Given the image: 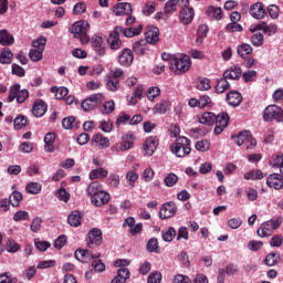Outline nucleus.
<instances>
[{
  "instance_id": "nucleus-1",
  "label": "nucleus",
  "mask_w": 283,
  "mask_h": 283,
  "mask_svg": "<svg viewBox=\"0 0 283 283\" xmlns=\"http://www.w3.org/2000/svg\"><path fill=\"white\" fill-rule=\"evenodd\" d=\"M86 193L94 207H103L112 199L109 193L103 190V185L98 181L91 182L86 188Z\"/></svg>"
},
{
  "instance_id": "nucleus-2",
  "label": "nucleus",
  "mask_w": 283,
  "mask_h": 283,
  "mask_svg": "<svg viewBox=\"0 0 283 283\" xmlns=\"http://www.w3.org/2000/svg\"><path fill=\"white\" fill-rule=\"evenodd\" d=\"M170 70L177 76L186 74L191 70V57L189 55H176L170 63Z\"/></svg>"
},
{
  "instance_id": "nucleus-3",
  "label": "nucleus",
  "mask_w": 283,
  "mask_h": 283,
  "mask_svg": "<svg viewBox=\"0 0 283 283\" xmlns=\"http://www.w3.org/2000/svg\"><path fill=\"white\" fill-rule=\"evenodd\" d=\"M170 150L177 158H185L191 154V140L187 137H179L171 145Z\"/></svg>"
},
{
  "instance_id": "nucleus-4",
  "label": "nucleus",
  "mask_w": 283,
  "mask_h": 283,
  "mask_svg": "<svg viewBox=\"0 0 283 283\" xmlns=\"http://www.w3.org/2000/svg\"><path fill=\"white\" fill-rule=\"evenodd\" d=\"M87 32H90V23L87 21H77L71 27V34L83 44L90 43Z\"/></svg>"
},
{
  "instance_id": "nucleus-5",
  "label": "nucleus",
  "mask_w": 283,
  "mask_h": 283,
  "mask_svg": "<svg viewBox=\"0 0 283 283\" xmlns=\"http://www.w3.org/2000/svg\"><path fill=\"white\" fill-rule=\"evenodd\" d=\"M282 222H283L282 217H277L269 221H265L256 230V234L259 235V238H269L273 235V231H275V229H280V227L282 226Z\"/></svg>"
},
{
  "instance_id": "nucleus-6",
  "label": "nucleus",
  "mask_w": 283,
  "mask_h": 283,
  "mask_svg": "<svg viewBox=\"0 0 283 283\" xmlns=\"http://www.w3.org/2000/svg\"><path fill=\"white\" fill-rule=\"evenodd\" d=\"M232 140H234L239 147H242L243 145L245 149H254L255 145H258V142L253 138V135H251V132L249 130H244L237 136H232Z\"/></svg>"
},
{
  "instance_id": "nucleus-7",
  "label": "nucleus",
  "mask_w": 283,
  "mask_h": 283,
  "mask_svg": "<svg viewBox=\"0 0 283 283\" xmlns=\"http://www.w3.org/2000/svg\"><path fill=\"white\" fill-rule=\"evenodd\" d=\"M30 96V92L28 90H21V84H14L10 87L8 103H12V101L17 99V103H23L28 101Z\"/></svg>"
},
{
  "instance_id": "nucleus-8",
  "label": "nucleus",
  "mask_w": 283,
  "mask_h": 283,
  "mask_svg": "<svg viewBox=\"0 0 283 283\" xmlns=\"http://www.w3.org/2000/svg\"><path fill=\"white\" fill-rule=\"evenodd\" d=\"M263 119L269 123L276 120V123L283 122V109L277 105H269L263 112Z\"/></svg>"
},
{
  "instance_id": "nucleus-9",
  "label": "nucleus",
  "mask_w": 283,
  "mask_h": 283,
  "mask_svg": "<svg viewBox=\"0 0 283 283\" xmlns=\"http://www.w3.org/2000/svg\"><path fill=\"white\" fill-rule=\"evenodd\" d=\"M103 101V94L96 93L84 99L81 104V107L84 112H92V109H96V107H98Z\"/></svg>"
},
{
  "instance_id": "nucleus-10",
  "label": "nucleus",
  "mask_w": 283,
  "mask_h": 283,
  "mask_svg": "<svg viewBox=\"0 0 283 283\" xmlns=\"http://www.w3.org/2000/svg\"><path fill=\"white\" fill-rule=\"evenodd\" d=\"M103 244V231L98 228H93L87 233L86 245L88 249H94V247H99Z\"/></svg>"
},
{
  "instance_id": "nucleus-11",
  "label": "nucleus",
  "mask_w": 283,
  "mask_h": 283,
  "mask_svg": "<svg viewBox=\"0 0 283 283\" xmlns=\"http://www.w3.org/2000/svg\"><path fill=\"white\" fill-rule=\"evenodd\" d=\"M135 137L132 133L123 135L122 143H117L112 147V151H127L134 147Z\"/></svg>"
},
{
  "instance_id": "nucleus-12",
  "label": "nucleus",
  "mask_w": 283,
  "mask_h": 283,
  "mask_svg": "<svg viewBox=\"0 0 283 283\" xmlns=\"http://www.w3.org/2000/svg\"><path fill=\"white\" fill-rule=\"evenodd\" d=\"M123 31V27H115L113 32H111L108 36V44L111 50H120L123 48V41L120 40V32Z\"/></svg>"
},
{
  "instance_id": "nucleus-13",
  "label": "nucleus",
  "mask_w": 283,
  "mask_h": 283,
  "mask_svg": "<svg viewBox=\"0 0 283 283\" xmlns=\"http://www.w3.org/2000/svg\"><path fill=\"white\" fill-rule=\"evenodd\" d=\"M178 211V207L176 206V202L169 201L161 206L159 210V218L161 220H167L169 218H174Z\"/></svg>"
},
{
  "instance_id": "nucleus-14",
  "label": "nucleus",
  "mask_w": 283,
  "mask_h": 283,
  "mask_svg": "<svg viewBox=\"0 0 283 283\" xmlns=\"http://www.w3.org/2000/svg\"><path fill=\"white\" fill-rule=\"evenodd\" d=\"M214 123H216L214 134L217 136H220V134H222V132H224V129H227V127L229 125V114L221 113V114L217 115Z\"/></svg>"
},
{
  "instance_id": "nucleus-15",
  "label": "nucleus",
  "mask_w": 283,
  "mask_h": 283,
  "mask_svg": "<svg viewBox=\"0 0 283 283\" xmlns=\"http://www.w3.org/2000/svg\"><path fill=\"white\" fill-rule=\"evenodd\" d=\"M74 258L78 260V262H92V260H96V258H101V253L94 254L90 250L77 249L74 253Z\"/></svg>"
},
{
  "instance_id": "nucleus-16",
  "label": "nucleus",
  "mask_w": 283,
  "mask_h": 283,
  "mask_svg": "<svg viewBox=\"0 0 283 283\" xmlns=\"http://www.w3.org/2000/svg\"><path fill=\"white\" fill-rule=\"evenodd\" d=\"M91 45L97 56H105V43L103 36L94 34L91 39Z\"/></svg>"
},
{
  "instance_id": "nucleus-17",
  "label": "nucleus",
  "mask_w": 283,
  "mask_h": 283,
  "mask_svg": "<svg viewBox=\"0 0 283 283\" xmlns=\"http://www.w3.org/2000/svg\"><path fill=\"white\" fill-rule=\"evenodd\" d=\"M145 36L146 39H144V41H147L148 44L150 43V45H154L159 41L160 31L158 28L149 25L146 29Z\"/></svg>"
},
{
  "instance_id": "nucleus-18",
  "label": "nucleus",
  "mask_w": 283,
  "mask_h": 283,
  "mask_svg": "<svg viewBox=\"0 0 283 283\" xmlns=\"http://www.w3.org/2000/svg\"><path fill=\"white\" fill-rule=\"evenodd\" d=\"M193 17H196V12L191 7L184 8L179 12V21L182 25H189L193 21Z\"/></svg>"
},
{
  "instance_id": "nucleus-19",
  "label": "nucleus",
  "mask_w": 283,
  "mask_h": 283,
  "mask_svg": "<svg viewBox=\"0 0 283 283\" xmlns=\"http://www.w3.org/2000/svg\"><path fill=\"white\" fill-rule=\"evenodd\" d=\"M159 139L156 136H150L146 138L144 144V151L146 156H154V151L158 149Z\"/></svg>"
},
{
  "instance_id": "nucleus-20",
  "label": "nucleus",
  "mask_w": 283,
  "mask_h": 283,
  "mask_svg": "<svg viewBox=\"0 0 283 283\" xmlns=\"http://www.w3.org/2000/svg\"><path fill=\"white\" fill-rule=\"evenodd\" d=\"M250 14L253 19H264V17H266V9H264V4L262 2H255L250 7Z\"/></svg>"
},
{
  "instance_id": "nucleus-21",
  "label": "nucleus",
  "mask_w": 283,
  "mask_h": 283,
  "mask_svg": "<svg viewBox=\"0 0 283 283\" xmlns=\"http://www.w3.org/2000/svg\"><path fill=\"white\" fill-rule=\"evenodd\" d=\"M118 63L124 67H129V65L134 63V53L132 52V50L124 49L118 56Z\"/></svg>"
},
{
  "instance_id": "nucleus-22",
  "label": "nucleus",
  "mask_w": 283,
  "mask_h": 283,
  "mask_svg": "<svg viewBox=\"0 0 283 283\" xmlns=\"http://www.w3.org/2000/svg\"><path fill=\"white\" fill-rule=\"evenodd\" d=\"M266 185L271 189H282L283 188V176L281 174H272L266 179Z\"/></svg>"
},
{
  "instance_id": "nucleus-23",
  "label": "nucleus",
  "mask_w": 283,
  "mask_h": 283,
  "mask_svg": "<svg viewBox=\"0 0 283 283\" xmlns=\"http://www.w3.org/2000/svg\"><path fill=\"white\" fill-rule=\"evenodd\" d=\"M148 50H149V44L145 39L133 43V52H135V54H137L138 56H144V54H147Z\"/></svg>"
},
{
  "instance_id": "nucleus-24",
  "label": "nucleus",
  "mask_w": 283,
  "mask_h": 283,
  "mask_svg": "<svg viewBox=\"0 0 283 283\" xmlns=\"http://www.w3.org/2000/svg\"><path fill=\"white\" fill-rule=\"evenodd\" d=\"M113 12L116 14V17L129 15L133 12L132 3L122 2L114 7Z\"/></svg>"
},
{
  "instance_id": "nucleus-25",
  "label": "nucleus",
  "mask_w": 283,
  "mask_h": 283,
  "mask_svg": "<svg viewBox=\"0 0 283 283\" xmlns=\"http://www.w3.org/2000/svg\"><path fill=\"white\" fill-rule=\"evenodd\" d=\"M223 76L228 81H238L242 76V69L240 66H232L224 71Z\"/></svg>"
},
{
  "instance_id": "nucleus-26",
  "label": "nucleus",
  "mask_w": 283,
  "mask_h": 283,
  "mask_svg": "<svg viewBox=\"0 0 283 283\" xmlns=\"http://www.w3.org/2000/svg\"><path fill=\"white\" fill-rule=\"evenodd\" d=\"M45 112H48V105L45 104V102L40 99L34 103L32 107L33 116H35L36 118H41V116L45 115Z\"/></svg>"
},
{
  "instance_id": "nucleus-27",
  "label": "nucleus",
  "mask_w": 283,
  "mask_h": 283,
  "mask_svg": "<svg viewBox=\"0 0 283 283\" xmlns=\"http://www.w3.org/2000/svg\"><path fill=\"white\" fill-rule=\"evenodd\" d=\"M56 140V134L54 133H48L44 136V150L48 154H52V151H54V143Z\"/></svg>"
},
{
  "instance_id": "nucleus-28",
  "label": "nucleus",
  "mask_w": 283,
  "mask_h": 283,
  "mask_svg": "<svg viewBox=\"0 0 283 283\" xmlns=\"http://www.w3.org/2000/svg\"><path fill=\"white\" fill-rule=\"evenodd\" d=\"M227 102L232 107H238L240 103H242V94L238 91H231L229 94H227Z\"/></svg>"
},
{
  "instance_id": "nucleus-29",
  "label": "nucleus",
  "mask_w": 283,
  "mask_h": 283,
  "mask_svg": "<svg viewBox=\"0 0 283 283\" xmlns=\"http://www.w3.org/2000/svg\"><path fill=\"white\" fill-rule=\"evenodd\" d=\"M129 280V269L122 268L117 271V275L111 281V283H126Z\"/></svg>"
},
{
  "instance_id": "nucleus-30",
  "label": "nucleus",
  "mask_w": 283,
  "mask_h": 283,
  "mask_svg": "<svg viewBox=\"0 0 283 283\" xmlns=\"http://www.w3.org/2000/svg\"><path fill=\"white\" fill-rule=\"evenodd\" d=\"M270 165L276 169H280V172L283 174V154L276 153L272 155Z\"/></svg>"
},
{
  "instance_id": "nucleus-31",
  "label": "nucleus",
  "mask_w": 283,
  "mask_h": 283,
  "mask_svg": "<svg viewBox=\"0 0 283 283\" xmlns=\"http://www.w3.org/2000/svg\"><path fill=\"white\" fill-rule=\"evenodd\" d=\"M229 87H231V84H229V80L223 75L217 81L216 92L217 94H224Z\"/></svg>"
},
{
  "instance_id": "nucleus-32",
  "label": "nucleus",
  "mask_w": 283,
  "mask_h": 283,
  "mask_svg": "<svg viewBox=\"0 0 283 283\" xmlns=\"http://www.w3.org/2000/svg\"><path fill=\"white\" fill-rule=\"evenodd\" d=\"M14 44V36L8 33V30H0V45H12Z\"/></svg>"
},
{
  "instance_id": "nucleus-33",
  "label": "nucleus",
  "mask_w": 283,
  "mask_h": 283,
  "mask_svg": "<svg viewBox=\"0 0 283 283\" xmlns=\"http://www.w3.org/2000/svg\"><path fill=\"white\" fill-rule=\"evenodd\" d=\"M82 219L83 218L81 217V212L78 210H75L69 214L67 222L70 227H81Z\"/></svg>"
},
{
  "instance_id": "nucleus-34",
  "label": "nucleus",
  "mask_w": 283,
  "mask_h": 283,
  "mask_svg": "<svg viewBox=\"0 0 283 283\" xmlns=\"http://www.w3.org/2000/svg\"><path fill=\"white\" fill-rule=\"evenodd\" d=\"M107 170L105 168H96L91 170L88 178L90 180L107 178Z\"/></svg>"
},
{
  "instance_id": "nucleus-35",
  "label": "nucleus",
  "mask_w": 283,
  "mask_h": 283,
  "mask_svg": "<svg viewBox=\"0 0 283 283\" xmlns=\"http://www.w3.org/2000/svg\"><path fill=\"white\" fill-rule=\"evenodd\" d=\"M4 249L7 253H18V251H21V245L14 239H8Z\"/></svg>"
},
{
  "instance_id": "nucleus-36",
  "label": "nucleus",
  "mask_w": 283,
  "mask_h": 283,
  "mask_svg": "<svg viewBox=\"0 0 283 283\" xmlns=\"http://www.w3.org/2000/svg\"><path fill=\"white\" fill-rule=\"evenodd\" d=\"M51 93L55 94V98L57 101H63V97L70 94V90H67V87L65 86H61V87L53 86L51 87Z\"/></svg>"
},
{
  "instance_id": "nucleus-37",
  "label": "nucleus",
  "mask_w": 283,
  "mask_h": 283,
  "mask_svg": "<svg viewBox=\"0 0 283 283\" xmlns=\"http://www.w3.org/2000/svg\"><path fill=\"white\" fill-rule=\"evenodd\" d=\"M93 143L99 145L101 149H107V147H109V138L103 136V134H96L93 137Z\"/></svg>"
},
{
  "instance_id": "nucleus-38",
  "label": "nucleus",
  "mask_w": 283,
  "mask_h": 283,
  "mask_svg": "<svg viewBox=\"0 0 283 283\" xmlns=\"http://www.w3.org/2000/svg\"><path fill=\"white\" fill-rule=\"evenodd\" d=\"M207 14L208 17H210V19H216L217 21H220V19H222V8L208 7Z\"/></svg>"
},
{
  "instance_id": "nucleus-39",
  "label": "nucleus",
  "mask_w": 283,
  "mask_h": 283,
  "mask_svg": "<svg viewBox=\"0 0 283 283\" xmlns=\"http://www.w3.org/2000/svg\"><path fill=\"white\" fill-rule=\"evenodd\" d=\"M12 51L10 49H3L0 53V63L2 65H10L12 63Z\"/></svg>"
},
{
  "instance_id": "nucleus-40",
  "label": "nucleus",
  "mask_w": 283,
  "mask_h": 283,
  "mask_svg": "<svg viewBox=\"0 0 283 283\" xmlns=\"http://www.w3.org/2000/svg\"><path fill=\"white\" fill-rule=\"evenodd\" d=\"M146 249L148 253H160V245H158V239L157 238L149 239L146 244Z\"/></svg>"
},
{
  "instance_id": "nucleus-41",
  "label": "nucleus",
  "mask_w": 283,
  "mask_h": 283,
  "mask_svg": "<svg viewBox=\"0 0 283 283\" xmlns=\"http://www.w3.org/2000/svg\"><path fill=\"white\" fill-rule=\"evenodd\" d=\"M199 123H201V125H213V123H216V114L203 113L199 116Z\"/></svg>"
},
{
  "instance_id": "nucleus-42",
  "label": "nucleus",
  "mask_w": 283,
  "mask_h": 283,
  "mask_svg": "<svg viewBox=\"0 0 283 283\" xmlns=\"http://www.w3.org/2000/svg\"><path fill=\"white\" fill-rule=\"evenodd\" d=\"M254 30H262L263 32H269L270 34H275L277 31V25L275 24H266V22H261L256 24Z\"/></svg>"
},
{
  "instance_id": "nucleus-43",
  "label": "nucleus",
  "mask_w": 283,
  "mask_h": 283,
  "mask_svg": "<svg viewBox=\"0 0 283 283\" xmlns=\"http://www.w3.org/2000/svg\"><path fill=\"white\" fill-rule=\"evenodd\" d=\"M41 189H43V186L39 182H29L25 187V190L28 193H31V196H36L38 193H41Z\"/></svg>"
},
{
  "instance_id": "nucleus-44",
  "label": "nucleus",
  "mask_w": 283,
  "mask_h": 283,
  "mask_svg": "<svg viewBox=\"0 0 283 283\" xmlns=\"http://www.w3.org/2000/svg\"><path fill=\"white\" fill-rule=\"evenodd\" d=\"M178 10L177 0H168L164 7L165 14H174Z\"/></svg>"
},
{
  "instance_id": "nucleus-45",
  "label": "nucleus",
  "mask_w": 283,
  "mask_h": 283,
  "mask_svg": "<svg viewBox=\"0 0 283 283\" xmlns=\"http://www.w3.org/2000/svg\"><path fill=\"white\" fill-rule=\"evenodd\" d=\"M23 200V195L19 191H13L9 197V202L12 207H19Z\"/></svg>"
},
{
  "instance_id": "nucleus-46",
  "label": "nucleus",
  "mask_w": 283,
  "mask_h": 283,
  "mask_svg": "<svg viewBox=\"0 0 283 283\" xmlns=\"http://www.w3.org/2000/svg\"><path fill=\"white\" fill-rule=\"evenodd\" d=\"M244 180H262L264 178V174L262 170H251L250 172L244 174Z\"/></svg>"
},
{
  "instance_id": "nucleus-47",
  "label": "nucleus",
  "mask_w": 283,
  "mask_h": 283,
  "mask_svg": "<svg viewBox=\"0 0 283 283\" xmlns=\"http://www.w3.org/2000/svg\"><path fill=\"white\" fill-rule=\"evenodd\" d=\"M120 87V81L117 78L108 77L106 82V88L109 90V92H118Z\"/></svg>"
},
{
  "instance_id": "nucleus-48",
  "label": "nucleus",
  "mask_w": 283,
  "mask_h": 283,
  "mask_svg": "<svg viewBox=\"0 0 283 283\" xmlns=\"http://www.w3.org/2000/svg\"><path fill=\"white\" fill-rule=\"evenodd\" d=\"M237 52H238L239 56L244 59V56H247V55L251 54V52H253V48H251L250 44L243 43L237 48Z\"/></svg>"
},
{
  "instance_id": "nucleus-49",
  "label": "nucleus",
  "mask_w": 283,
  "mask_h": 283,
  "mask_svg": "<svg viewBox=\"0 0 283 283\" xmlns=\"http://www.w3.org/2000/svg\"><path fill=\"white\" fill-rule=\"evenodd\" d=\"M154 12H156V2H153V1L146 2L143 8V14L145 17H151Z\"/></svg>"
},
{
  "instance_id": "nucleus-50",
  "label": "nucleus",
  "mask_w": 283,
  "mask_h": 283,
  "mask_svg": "<svg viewBox=\"0 0 283 283\" xmlns=\"http://www.w3.org/2000/svg\"><path fill=\"white\" fill-rule=\"evenodd\" d=\"M13 125L15 129H23V127L28 125V117L23 115H18L13 120Z\"/></svg>"
},
{
  "instance_id": "nucleus-51",
  "label": "nucleus",
  "mask_w": 283,
  "mask_h": 283,
  "mask_svg": "<svg viewBox=\"0 0 283 283\" xmlns=\"http://www.w3.org/2000/svg\"><path fill=\"white\" fill-rule=\"evenodd\" d=\"M280 262V254L277 253H270L265 258L266 266H275Z\"/></svg>"
},
{
  "instance_id": "nucleus-52",
  "label": "nucleus",
  "mask_w": 283,
  "mask_h": 283,
  "mask_svg": "<svg viewBox=\"0 0 283 283\" xmlns=\"http://www.w3.org/2000/svg\"><path fill=\"white\" fill-rule=\"evenodd\" d=\"M29 59L33 61V63H36L43 59V51H40L39 49H31L29 52Z\"/></svg>"
},
{
  "instance_id": "nucleus-53",
  "label": "nucleus",
  "mask_w": 283,
  "mask_h": 283,
  "mask_svg": "<svg viewBox=\"0 0 283 283\" xmlns=\"http://www.w3.org/2000/svg\"><path fill=\"white\" fill-rule=\"evenodd\" d=\"M99 129L105 134H109L114 129V123L111 119L99 122Z\"/></svg>"
},
{
  "instance_id": "nucleus-54",
  "label": "nucleus",
  "mask_w": 283,
  "mask_h": 283,
  "mask_svg": "<svg viewBox=\"0 0 283 283\" xmlns=\"http://www.w3.org/2000/svg\"><path fill=\"white\" fill-rule=\"evenodd\" d=\"M177 182L178 177L174 172L168 174L164 179V185H166V187H174Z\"/></svg>"
},
{
  "instance_id": "nucleus-55",
  "label": "nucleus",
  "mask_w": 283,
  "mask_h": 283,
  "mask_svg": "<svg viewBox=\"0 0 283 283\" xmlns=\"http://www.w3.org/2000/svg\"><path fill=\"white\" fill-rule=\"evenodd\" d=\"M46 43H48V40L44 36H41L38 40H34L32 42V45H33L34 50H40L41 52H43V50H45Z\"/></svg>"
},
{
  "instance_id": "nucleus-56",
  "label": "nucleus",
  "mask_w": 283,
  "mask_h": 283,
  "mask_svg": "<svg viewBox=\"0 0 283 283\" xmlns=\"http://www.w3.org/2000/svg\"><path fill=\"white\" fill-rule=\"evenodd\" d=\"M92 269L95 271V273H103L105 271V263H103L102 260H99L98 258H96L93 262H92Z\"/></svg>"
},
{
  "instance_id": "nucleus-57",
  "label": "nucleus",
  "mask_w": 283,
  "mask_h": 283,
  "mask_svg": "<svg viewBox=\"0 0 283 283\" xmlns=\"http://www.w3.org/2000/svg\"><path fill=\"white\" fill-rule=\"evenodd\" d=\"M209 78H201L197 82V90H200V92H207V90H211Z\"/></svg>"
},
{
  "instance_id": "nucleus-58",
  "label": "nucleus",
  "mask_w": 283,
  "mask_h": 283,
  "mask_svg": "<svg viewBox=\"0 0 283 283\" xmlns=\"http://www.w3.org/2000/svg\"><path fill=\"white\" fill-rule=\"evenodd\" d=\"M195 147L197 151L205 153V151H209V147H211V144L209 143V140L203 139V140L197 142Z\"/></svg>"
},
{
  "instance_id": "nucleus-59",
  "label": "nucleus",
  "mask_w": 283,
  "mask_h": 283,
  "mask_svg": "<svg viewBox=\"0 0 283 283\" xmlns=\"http://www.w3.org/2000/svg\"><path fill=\"white\" fill-rule=\"evenodd\" d=\"M127 123L130 125V116L125 112H120L116 119V125H127Z\"/></svg>"
},
{
  "instance_id": "nucleus-60",
  "label": "nucleus",
  "mask_w": 283,
  "mask_h": 283,
  "mask_svg": "<svg viewBox=\"0 0 283 283\" xmlns=\"http://www.w3.org/2000/svg\"><path fill=\"white\" fill-rule=\"evenodd\" d=\"M199 109H205V107H211V97L208 95H202L199 97Z\"/></svg>"
},
{
  "instance_id": "nucleus-61",
  "label": "nucleus",
  "mask_w": 283,
  "mask_h": 283,
  "mask_svg": "<svg viewBox=\"0 0 283 283\" xmlns=\"http://www.w3.org/2000/svg\"><path fill=\"white\" fill-rule=\"evenodd\" d=\"M156 114H166L169 109V102H161L155 106Z\"/></svg>"
},
{
  "instance_id": "nucleus-62",
  "label": "nucleus",
  "mask_w": 283,
  "mask_h": 283,
  "mask_svg": "<svg viewBox=\"0 0 283 283\" xmlns=\"http://www.w3.org/2000/svg\"><path fill=\"white\" fill-rule=\"evenodd\" d=\"M176 238V229L169 228L166 232L163 233V240L165 242H171Z\"/></svg>"
},
{
  "instance_id": "nucleus-63",
  "label": "nucleus",
  "mask_w": 283,
  "mask_h": 283,
  "mask_svg": "<svg viewBox=\"0 0 283 283\" xmlns=\"http://www.w3.org/2000/svg\"><path fill=\"white\" fill-rule=\"evenodd\" d=\"M163 281V274L160 272H153L148 275L147 283H160Z\"/></svg>"
},
{
  "instance_id": "nucleus-64",
  "label": "nucleus",
  "mask_w": 283,
  "mask_h": 283,
  "mask_svg": "<svg viewBox=\"0 0 283 283\" xmlns=\"http://www.w3.org/2000/svg\"><path fill=\"white\" fill-rule=\"evenodd\" d=\"M172 283H191V279H189V276L184 274H177L174 277Z\"/></svg>"
}]
</instances>
